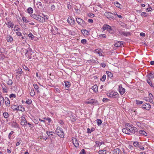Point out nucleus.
Listing matches in <instances>:
<instances>
[{"label":"nucleus","instance_id":"f257e3e1","mask_svg":"<svg viewBox=\"0 0 154 154\" xmlns=\"http://www.w3.org/2000/svg\"><path fill=\"white\" fill-rule=\"evenodd\" d=\"M125 127V128L122 129V131L127 134L131 135L132 134H134L137 131L136 127L129 123L126 124Z\"/></svg>","mask_w":154,"mask_h":154},{"label":"nucleus","instance_id":"f03ea898","mask_svg":"<svg viewBox=\"0 0 154 154\" xmlns=\"http://www.w3.org/2000/svg\"><path fill=\"white\" fill-rule=\"evenodd\" d=\"M30 16L32 18L36 20L40 23H44L45 21V19L39 15L33 14H32Z\"/></svg>","mask_w":154,"mask_h":154},{"label":"nucleus","instance_id":"7ed1b4c3","mask_svg":"<svg viewBox=\"0 0 154 154\" xmlns=\"http://www.w3.org/2000/svg\"><path fill=\"white\" fill-rule=\"evenodd\" d=\"M56 132L59 136L61 138L64 137V133L63 130L60 127H57V128Z\"/></svg>","mask_w":154,"mask_h":154},{"label":"nucleus","instance_id":"20e7f679","mask_svg":"<svg viewBox=\"0 0 154 154\" xmlns=\"http://www.w3.org/2000/svg\"><path fill=\"white\" fill-rule=\"evenodd\" d=\"M25 55L26 57H27L29 59H31V57L32 54V50L31 48H29L25 50Z\"/></svg>","mask_w":154,"mask_h":154},{"label":"nucleus","instance_id":"39448f33","mask_svg":"<svg viewBox=\"0 0 154 154\" xmlns=\"http://www.w3.org/2000/svg\"><path fill=\"white\" fill-rule=\"evenodd\" d=\"M103 30H107L110 33L113 32L112 29L111 27L107 24H104L103 27Z\"/></svg>","mask_w":154,"mask_h":154},{"label":"nucleus","instance_id":"423d86ee","mask_svg":"<svg viewBox=\"0 0 154 154\" xmlns=\"http://www.w3.org/2000/svg\"><path fill=\"white\" fill-rule=\"evenodd\" d=\"M105 16L109 20H113L114 17L113 16V14L109 12H106L104 14Z\"/></svg>","mask_w":154,"mask_h":154},{"label":"nucleus","instance_id":"0eeeda50","mask_svg":"<svg viewBox=\"0 0 154 154\" xmlns=\"http://www.w3.org/2000/svg\"><path fill=\"white\" fill-rule=\"evenodd\" d=\"M107 95L110 97L116 98L118 97L119 94L116 92H114L112 91L109 93H108Z\"/></svg>","mask_w":154,"mask_h":154},{"label":"nucleus","instance_id":"6e6552de","mask_svg":"<svg viewBox=\"0 0 154 154\" xmlns=\"http://www.w3.org/2000/svg\"><path fill=\"white\" fill-rule=\"evenodd\" d=\"M25 115H23L21 117V121L20 124L23 126H24L25 125L27 124V122L25 119Z\"/></svg>","mask_w":154,"mask_h":154},{"label":"nucleus","instance_id":"1a4fd4ad","mask_svg":"<svg viewBox=\"0 0 154 154\" xmlns=\"http://www.w3.org/2000/svg\"><path fill=\"white\" fill-rule=\"evenodd\" d=\"M76 20L78 23L80 25L82 26H85V22L82 19L77 18L76 19Z\"/></svg>","mask_w":154,"mask_h":154},{"label":"nucleus","instance_id":"9d476101","mask_svg":"<svg viewBox=\"0 0 154 154\" xmlns=\"http://www.w3.org/2000/svg\"><path fill=\"white\" fill-rule=\"evenodd\" d=\"M119 93L121 95L123 94L125 91V89L122 88V85H119Z\"/></svg>","mask_w":154,"mask_h":154},{"label":"nucleus","instance_id":"9b49d317","mask_svg":"<svg viewBox=\"0 0 154 154\" xmlns=\"http://www.w3.org/2000/svg\"><path fill=\"white\" fill-rule=\"evenodd\" d=\"M119 34L125 36H128L130 35V33L129 32L123 31L121 30H119Z\"/></svg>","mask_w":154,"mask_h":154},{"label":"nucleus","instance_id":"f8f14e48","mask_svg":"<svg viewBox=\"0 0 154 154\" xmlns=\"http://www.w3.org/2000/svg\"><path fill=\"white\" fill-rule=\"evenodd\" d=\"M141 107L143 109L149 110L151 108V106L149 103H147L142 105Z\"/></svg>","mask_w":154,"mask_h":154},{"label":"nucleus","instance_id":"ddd939ff","mask_svg":"<svg viewBox=\"0 0 154 154\" xmlns=\"http://www.w3.org/2000/svg\"><path fill=\"white\" fill-rule=\"evenodd\" d=\"M72 141L75 146L77 147L79 146V143L77 140L75 138H72Z\"/></svg>","mask_w":154,"mask_h":154},{"label":"nucleus","instance_id":"4468645a","mask_svg":"<svg viewBox=\"0 0 154 154\" xmlns=\"http://www.w3.org/2000/svg\"><path fill=\"white\" fill-rule=\"evenodd\" d=\"M5 101L6 106L9 107L10 106V103L9 99L7 97H5Z\"/></svg>","mask_w":154,"mask_h":154},{"label":"nucleus","instance_id":"2eb2a0df","mask_svg":"<svg viewBox=\"0 0 154 154\" xmlns=\"http://www.w3.org/2000/svg\"><path fill=\"white\" fill-rule=\"evenodd\" d=\"M68 22L71 24H73L74 23L75 21L74 19L72 17H70L68 19Z\"/></svg>","mask_w":154,"mask_h":154},{"label":"nucleus","instance_id":"dca6fc26","mask_svg":"<svg viewBox=\"0 0 154 154\" xmlns=\"http://www.w3.org/2000/svg\"><path fill=\"white\" fill-rule=\"evenodd\" d=\"M65 83V85L66 87V90H69V87L70 86V84L69 82L67 81H64Z\"/></svg>","mask_w":154,"mask_h":154},{"label":"nucleus","instance_id":"f3484780","mask_svg":"<svg viewBox=\"0 0 154 154\" xmlns=\"http://www.w3.org/2000/svg\"><path fill=\"white\" fill-rule=\"evenodd\" d=\"M139 133L140 134V136H147V134L145 131L143 130H140L139 131Z\"/></svg>","mask_w":154,"mask_h":154},{"label":"nucleus","instance_id":"a211bd4d","mask_svg":"<svg viewBox=\"0 0 154 154\" xmlns=\"http://www.w3.org/2000/svg\"><path fill=\"white\" fill-rule=\"evenodd\" d=\"M147 77L151 79L153 78H154V72H150L149 74L147 75Z\"/></svg>","mask_w":154,"mask_h":154},{"label":"nucleus","instance_id":"6ab92c4d","mask_svg":"<svg viewBox=\"0 0 154 154\" xmlns=\"http://www.w3.org/2000/svg\"><path fill=\"white\" fill-rule=\"evenodd\" d=\"M6 25L8 27L11 28H13L14 26V23L11 21L8 22V23L6 24Z\"/></svg>","mask_w":154,"mask_h":154},{"label":"nucleus","instance_id":"aec40b11","mask_svg":"<svg viewBox=\"0 0 154 154\" xmlns=\"http://www.w3.org/2000/svg\"><path fill=\"white\" fill-rule=\"evenodd\" d=\"M92 89L93 91L95 92H96L97 91L98 87L96 85H95L93 86L92 87Z\"/></svg>","mask_w":154,"mask_h":154},{"label":"nucleus","instance_id":"412c9836","mask_svg":"<svg viewBox=\"0 0 154 154\" xmlns=\"http://www.w3.org/2000/svg\"><path fill=\"white\" fill-rule=\"evenodd\" d=\"M7 40L8 42H11L13 40V38L11 35H8Z\"/></svg>","mask_w":154,"mask_h":154},{"label":"nucleus","instance_id":"4be33fe9","mask_svg":"<svg viewBox=\"0 0 154 154\" xmlns=\"http://www.w3.org/2000/svg\"><path fill=\"white\" fill-rule=\"evenodd\" d=\"M152 79L150 78H148L146 79V81L148 84L151 86H152Z\"/></svg>","mask_w":154,"mask_h":154},{"label":"nucleus","instance_id":"5701e85b","mask_svg":"<svg viewBox=\"0 0 154 154\" xmlns=\"http://www.w3.org/2000/svg\"><path fill=\"white\" fill-rule=\"evenodd\" d=\"M81 32L83 34H85L86 35L88 34L89 32L88 31L85 29H82L81 30Z\"/></svg>","mask_w":154,"mask_h":154},{"label":"nucleus","instance_id":"b1692460","mask_svg":"<svg viewBox=\"0 0 154 154\" xmlns=\"http://www.w3.org/2000/svg\"><path fill=\"white\" fill-rule=\"evenodd\" d=\"M119 148H116L114 149L113 151V154H119Z\"/></svg>","mask_w":154,"mask_h":154},{"label":"nucleus","instance_id":"393cba45","mask_svg":"<svg viewBox=\"0 0 154 154\" xmlns=\"http://www.w3.org/2000/svg\"><path fill=\"white\" fill-rule=\"evenodd\" d=\"M106 73L107 74L108 76L109 77L111 78L112 77H113V75L112 73L109 72V71H106Z\"/></svg>","mask_w":154,"mask_h":154},{"label":"nucleus","instance_id":"a878e982","mask_svg":"<svg viewBox=\"0 0 154 154\" xmlns=\"http://www.w3.org/2000/svg\"><path fill=\"white\" fill-rule=\"evenodd\" d=\"M92 104L93 105H97L99 104L98 101L97 100H95L92 99Z\"/></svg>","mask_w":154,"mask_h":154},{"label":"nucleus","instance_id":"bb28decb","mask_svg":"<svg viewBox=\"0 0 154 154\" xmlns=\"http://www.w3.org/2000/svg\"><path fill=\"white\" fill-rule=\"evenodd\" d=\"M30 94L32 97H33L35 95V92L33 89H32L31 90L30 92Z\"/></svg>","mask_w":154,"mask_h":154},{"label":"nucleus","instance_id":"cd10ccee","mask_svg":"<svg viewBox=\"0 0 154 154\" xmlns=\"http://www.w3.org/2000/svg\"><path fill=\"white\" fill-rule=\"evenodd\" d=\"M33 10L31 8H29L27 9V12L29 14H32L33 13Z\"/></svg>","mask_w":154,"mask_h":154},{"label":"nucleus","instance_id":"c85d7f7f","mask_svg":"<svg viewBox=\"0 0 154 154\" xmlns=\"http://www.w3.org/2000/svg\"><path fill=\"white\" fill-rule=\"evenodd\" d=\"M22 69L21 68H19L18 70H17V72H16V76H17V74L18 73L21 74H22Z\"/></svg>","mask_w":154,"mask_h":154},{"label":"nucleus","instance_id":"c756f323","mask_svg":"<svg viewBox=\"0 0 154 154\" xmlns=\"http://www.w3.org/2000/svg\"><path fill=\"white\" fill-rule=\"evenodd\" d=\"M98 153L99 154H106V151L105 150H100L99 151Z\"/></svg>","mask_w":154,"mask_h":154},{"label":"nucleus","instance_id":"7c9ffc66","mask_svg":"<svg viewBox=\"0 0 154 154\" xmlns=\"http://www.w3.org/2000/svg\"><path fill=\"white\" fill-rule=\"evenodd\" d=\"M57 30L58 29L57 28H55V30H54V29H53L51 30V31L53 34L54 35H56L58 33Z\"/></svg>","mask_w":154,"mask_h":154},{"label":"nucleus","instance_id":"2f4dec72","mask_svg":"<svg viewBox=\"0 0 154 154\" xmlns=\"http://www.w3.org/2000/svg\"><path fill=\"white\" fill-rule=\"evenodd\" d=\"M22 19L23 20V21L26 23H28L29 22V20H27L26 18V17H22Z\"/></svg>","mask_w":154,"mask_h":154},{"label":"nucleus","instance_id":"473e14b6","mask_svg":"<svg viewBox=\"0 0 154 154\" xmlns=\"http://www.w3.org/2000/svg\"><path fill=\"white\" fill-rule=\"evenodd\" d=\"M95 53L98 54L100 56H103L102 53L100 51H99V50L97 49H96L95 50Z\"/></svg>","mask_w":154,"mask_h":154},{"label":"nucleus","instance_id":"72a5a7b5","mask_svg":"<svg viewBox=\"0 0 154 154\" xmlns=\"http://www.w3.org/2000/svg\"><path fill=\"white\" fill-rule=\"evenodd\" d=\"M4 102V99L2 96L0 94V104L3 103Z\"/></svg>","mask_w":154,"mask_h":154},{"label":"nucleus","instance_id":"f704fd0d","mask_svg":"<svg viewBox=\"0 0 154 154\" xmlns=\"http://www.w3.org/2000/svg\"><path fill=\"white\" fill-rule=\"evenodd\" d=\"M114 4L115 5L116 7H117L119 8H120L121 5L118 2H114Z\"/></svg>","mask_w":154,"mask_h":154},{"label":"nucleus","instance_id":"c9c22d12","mask_svg":"<svg viewBox=\"0 0 154 154\" xmlns=\"http://www.w3.org/2000/svg\"><path fill=\"white\" fill-rule=\"evenodd\" d=\"M136 103L137 105H139L142 104L143 103V102L136 100Z\"/></svg>","mask_w":154,"mask_h":154},{"label":"nucleus","instance_id":"e433bc0d","mask_svg":"<svg viewBox=\"0 0 154 154\" xmlns=\"http://www.w3.org/2000/svg\"><path fill=\"white\" fill-rule=\"evenodd\" d=\"M32 102V101L31 99H27L26 102V103H27L28 104H30Z\"/></svg>","mask_w":154,"mask_h":154},{"label":"nucleus","instance_id":"4c0bfd02","mask_svg":"<svg viewBox=\"0 0 154 154\" xmlns=\"http://www.w3.org/2000/svg\"><path fill=\"white\" fill-rule=\"evenodd\" d=\"M95 130L94 128H92L91 130H90L89 128H88L87 130V132L89 133H91L92 131H93Z\"/></svg>","mask_w":154,"mask_h":154},{"label":"nucleus","instance_id":"58836bf2","mask_svg":"<svg viewBox=\"0 0 154 154\" xmlns=\"http://www.w3.org/2000/svg\"><path fill=\"white\" fill-rule=\"evenodd\" d=\"M97 124L98 126L100 125L102 123V121L100 119H98L97 120Z\"/></svg>","mask_w":154,"mask_h":154},{"label":"nucleus","instance_id":"ea45409f","mask_svg":"<svg viewBox=\"0 0 154 154\" xmlns=\"http://www.w3.org/2000/svg\"><path fill=\"white\" fill-rule=\"evenodd\" d=\"M46 133L48 136H50V135H53V132L52 131H46Z\"/></svg>","mask_w":154,"mask_h":154},{"label":"nucleus","instance_id":"a19ab883","mask_svg":"<svg viewBox=\"0 0 154 154\" xmlns=\"http://www.w3.org/2000/svg\"><path fill=\"white\" fill-rule=\"evenodd\" d=\"M3 115L5 118L7 119L8 117V113L7 112H4L3 113Z\"/></svg>","mask_w":154,"mask_h":154},{"label":"nucleus","instance_id":"79ce46f5","mask_svg":"<svg viewBox=\"0 0 154 154\" xmlns=\"http://www.w3.org/2000/svg\"><path fill=\"white\" fill-rule=\"evenodd\" d=\"M19 106L18 105H14V109L15 110H20L19 109Z\"/></svg>","mask_w":154,"mask_h":154},{"label":"nucleus","instance_id":"37998d69","mask_svg":"<svg viewBox=\"0 0 154 154\" xmlns=\"http://www.w3.org/2000/svg\"><path fill=\"white\" fill-rule=\"evenodd\" d=\"M95 143L96 144H98L99 146H100V145L104 143V142H103L96 141Z\"/></svg>","mask_w":154,"mask_h":154},{"label":"nucleus","instance_id":"c03bdc74","mask_svg":"<svg viewBox=\"0 0 154 154\" xmlns=\"http://www.w3.org/2000/svg\"><path fill=\"white\" fill-rule=\"evenodd\" d=\"M133 144L134 146L137 147H138L139 143L137 141L134 142Z\"/></svg>","mask_w":154,"mask_h":154},{"label":"nucleus","instance_id":"a18cd8bd","mask_svg":"<svg viewBox=\"0 0 154 154\" xmlns=\"http://www.w3.org/2000/svg\"><path fill=\"white\" fill-rule=\"evenodd\" d=\"M12 80L9 79L8 81L7 84L9 85H12Z\"/></svg>","mask_w":154,"mask_h":154},{"label":"nucleus","instance_id":"49530a36","mask_svg":"<svg viewBox=\"0 0 154 154\" xmlns=\"http://www.w3.org/2000/svg\"><path fill=\"white\" fill-rule=\"evenodd\" d=\"M28 36L32 39H33L34 38V37L31 33H30L29 34H28Z\"/></svg>","mask_w":154,"mask_h":154},{"label":"nucleus","instance_id":"de8ad7c7","mask_svg":"<svg viewBox=\"0 0 154 154\" xmlns=\"http://www.w3.org/2000/svg\"><path fill=\"white\" fill-rule=\"evenodd\" d=\"M121 45V42H118L117 43H116L114 45V46L115 47H120Z\"/></svg>","mask_w":154,"mask_h":154},{"label":"nucleus","instance_id":"09e8293b","mask_svg":"<svg viewBox=\"0 0 154 154\" xmlns=\"http://www.w3.org/2000/svg\"><path fill=\"white\" fill-rule=\"evenodd\" d=\"M106 75H104L101 79L100 80L102 81H104L106 79Z\"/></svg>","mask_w":154,"mask_h":154},{"label":"nucleus","instance_id":"8fccbe9b","mask_svg":"<svg viewBox=\"0 0 154 154\" xmlns=\"http://www.w3.org/2000/svg\"><path fill=\"white\" fill-rule=\"evenodd\" d=\"M43 119H45V120H48V122L49 123H50V122H51V119L50 118H48H48L45 117Z\"/></svg>","mask_w":154,"mask_h":154},{"label":"nucleus","instance_id":"3c124183","mask_svg":"<svg viewBox=\"0 0 154 154\" xmlns=\"http://www.w3.org/2000/svg\"><path fill=\"white\" fill-rule=\"evenodd\" d=\"M109 101V99L106 98H103V102H108Z\"/></svg>","mask_w":154,"mask_h":154},{"label":"nucleus","instance_id":"603ef678","mask_svg":"<svg viewBox=\"0 0 154 154\" xmlns=\"http://www.w3.org/2000/svg\"><path fill=\"white\" fill-rule=\"evenodd\" d=\"M67 8L69 9H71L72 8L71 5H70V2L68 3Z\"/></svg>","mask_w":154,"mask_h":154},{"label":"nucleus","instance_id":"864d4df0","mask_svg":"<svg viewBox=\"0 0 154 154\" xmlns=\"http://www.w3.org/2000/svg\"><path fill=\"white\" fill-rule=\"evenodd\" d=\"M51 10L52 11H54L55 9V7L54 5H51Z\"/></svg>","mask_w":154,"mask_h":154},{"label":"nucleus","instance_id":"5fc2aeb1","mask_svg":"<svg viewBox=\"0 0 154 154\" xmlns=\"http://www.w3.org/2000/svg\"><path fill=\"white\" fill-rule=\"evenodd\" d=\"M100 38H106V34H100Z\"/></svg>","mask_w":154,"mask_h":154},{"label":"nucleus","instance_id":"6e6d98bb","mask_svg":"<svg viewBox=\"0 0 154 154\" xmlns=\"http://www.w3.org/2000/svg\"><path fill=\"white\" fill-rule=\"evenodd\" d=\"M14 133V132L12 131L9 134L8 138H9V139H11V135Z\"/></svg>","mask_w":154,"mask_h":154},{"label":"nucleus","instance_id":"4d7b16f0","mask_svg":"<svg viewBox=\"0 0 154 154\" xmlns=\"http://www.w3.org/2000/svg\"><path fill=\"white\" fill-rule=\"evenodd\" d=\"M92 99H91V100H90L89 101H86L85 102V103H87V104H92Z\"/></svg>","mask_w":154,"mask_h":154},{"label":"nucleus","instance_id":"13d9d810","mask_svg":"<svg viewBox=\"0 0 154 154\" xmlns=\"http://www.w3.org/2000/svg\"><path fill=\"white\" fill-rule=\"evenodd\" d=\"M33 86L35 89H38V87L37 84H33Z\"/></svg>","mask_w":154,"mask_h":154},{"label":"nucleus","instance_id":"bf43d9fd","mask_svg":"<svg viewBox=\"0 0 154 154\" xmlns=\"http://www.w3.org/2000/svg\"><path fill=\"white\" fill-rule=\"evenodd\" d=\"M87 42V41L85 39H83L81 41V42L83 44H85Z\"/></svg>","mask_w":154,"mask_h":154},{"label":"nucleus","instance_id":"052dcab7","mask_svg":"<svg viewBox=\"0 0 154 154\" xmlns=\"http://www.w3.org/2000/svg\"><path fill=\"white\" fill-rule=\"evenodd\" d=\"M7 152L8 153H10L11 152V147H10L9 149L8 148L7 150Z\"/></svg>","mask_w":154,"mask_h":154},{"label":"nucleus","instance_id":"680f3d73","mask_svg":"<svg viewBox=\"0 0 154 154\" xmlns=\"http://www.w3.org/2000/svg\"><path fill=\"white\" fill-rule=\"evenodd\" d=\"M80 154H85V151L84 149H83L80 152Z\"/></svg>","mask_w":154,"mask_h":154},{"label":"nucleus","instance_id":"e2e57ef3","mask_svg":"<svg viewBox=\"0 0 154 154\" xmlns=\"http://www.w3.org/2000/svg\"><path fill=\"white\" fill-rule=\"evenodd\" d=\"M16 34L17 35L20 36H22V34L19 31H17L16 32Z\"/></svg>","mask_w":154,"mask_h":154},{"label":"nucleus","instance_id":"0e129e2a","mask_svg":"<svg viewBox=\"0 0 154 154\" xmlns=\"http://www.w3.org/2000/svg\"><path fill=\"white\" fill-rule=\"evenodd\" d=\"M146 11H147L148 12L152 11V8L151 7L147 8L146 9Z\"/></svg>","mask_w":154,"mask_h":154},{"label":"nucleus","instance_id":"69168bd1","mask_svg":"<svg viewBox=\"0 0 154 154\" xmlns=\"http://www.w3.org/2000/svg\"><path fill=\"white\" fill-rule=\"evenodd\" d=\"M9 97L10 98H11V97H16V96L15 95V94H11L9 96Z\"/></svg>","mask_w":154,"mask_h":154},{"label":"nucleus","instance_id":"338daca9","mask_svg":"<svg viewBox=\"0 0 154 154\" xmlns=\"http://www.w3.org/2000/svg\"><path fill=\"white\" fill-rule=\"evenodd\" d=\"M20 29V28L18 27H14V31H18Z\"/></svg>","mask_w":154,"mask_h":154},{"label":"nucleus","instance_id":"774afa93","mask_svg":"<svg viewBox=\"0 0 154 154\" xmlns=\"http://www.w3.org/2000/svg\"><path fill=\"white\" fill-rule=\"evenodd\" d=\"M34 122L36 124H37L38 123V121L37 120H36V119H35L34 121Z\"/></svg>","mask_w":154,"mask_h":154}]
</instances>
